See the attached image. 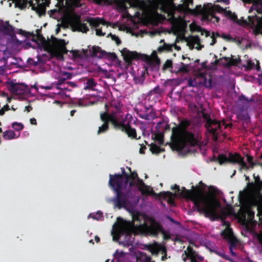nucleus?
Wrapping results in <instances>:
<instances>
[{
	"label": "nucleus",
	"mask_w": 262,
	"mask_h": 262,
	"mask_svg": "<svg viewBox=\"0 0 262 262\" xmlns=\"http://www.w3.org/2000/svg\"><path fill=\"white\" fill-rule=\"evenodd\" d=\"M182 188L183 196L193 203L198 212H202L206 217L214 220L217 216L218 210L221 208L220 202L214 196L209 194L200 195L196 190Z\"/></svg>",
	"instance_id": "nucleus-1"
},
{
	"label": "nucleus",
	"mask_w": 262,
	"mask_h": 262,
	"mask_svg": "<svg viewBox=\"0 0 262 262\" xmlns=\"http://www.w3.org/2000/svg\"><path fill=\"white\" fill-rule=\"evenodd\" d=\"M170 138V147L173 150L177 151L182 150L185 145L194 147L198 145L200 140V139L192 140L191 138L185 139L183 136V130L179 126L172 128Z\"/></svg>",
	"instance_id": "nucleus-2"
},
{
	"label": "nucleus",
	"mask_w": 262,
	"mask_h": 262,
	"mask_svg": "<svg viewBox=\"0 0 262 262\" xmlns=\"http://www.w3.org/2000/svg\"><path fill=\"white\" fill-rule=\"evenodd\" d=\"M149 224H148L146 223H144L143 225L141 224V222L140 219V215L139 214H134L133 216V223H126L127 224H130L131 226L135 225L136 222H139V226L142 227L144 231L148 235L151 236H157L160 232L163 231V227L161 224L157 222L155 219L149 217L148 219Z\"/></svg>",
	"instance_id": "nucleus-3"
},
{
	"label": "nucleus",
	"mask_w": 262,
	"mask_h": 262,
	"mask_svg": "<svg viewBox=\"0 0 262 262\" xmlns=\"http://www.w3.org/2000/svg\"><path fill=\"white\" fill-rule=\"evenodd\" d=\"M125 184H129V187H132L135 186H138V190L141 192L142 195H157L152 190H150V187L145 184L142 180L138 177L136 172L133 171L127 176L125 180Z\"/></svg>",
	"instance_id": "nucleus-4"
},
{
	"label": "nucleus",
	"mask_w": 262,
	"mask_h": 262,
	"mask_svg": "<svg viewBox=\"0 0 262 262\" xmlns=\"http://www.w3.org/2000/svg\"><path fill=\"white\" fill-rule=\"evenodd\" d=\"M117 228L120 233V237H124V239L121 240L122 244L126 247L132 246L134 241V237L132 234L134 232V229L131 226L130 224H127L126 222L121 220V222L117 225Z\"/></svg>",
	"instance_id": "nucleus-5"
},
{
	"label": "nucleus",
	"mask_w": 262,
	"mask_h": 262,
	"mask_svg": "<svg viewBox=\"0 0 262 262\" xmlns=\"http://www.w3.org/2000/svg\"><path fill=\"white\" fill-rule=\"evenodd\" d=\"M202 117L205 122V126L207 131L213 136V140L217 141L219 135L221 133V124L217 120L211 118L209 114L205 113H202Z\"/></svg>",
	"instance_id": "nucleus-6"
},
{
	"label": "nucleus",
	"mask_w": 262,
	"mask_h": 262,
	"mask_svg": "<svg viewBox=\"0 0 262 262\" xmlns=\"http://www.w3.org/2000/svg\"><path fill=\"white\" fill-rule=\"evenodd\" d=\"M235 23L244 26H250L253 29L255 34L262 35V16L259 17L255 14L252 16H248V20L242 17Z\"/></svg>",
	"instance_id": "nucleus-7"
},
{
	"label": "nucleus",
	"mask_w": 262,
	"mask_h": 262,
	"mask_svg": "<svg viewBox=\"0 0 262 262\" xmlns=\"http://www.w3.org/2000/svg\"><path fill=\"white\" fill-rule=\"evenodd\" d=\"M108 184L110 187L115 191L122 190L125 188L127 184H125V180H123L122 176L120 174H110Z\"/></svg>",
	"instance_id": "nucleus-8"
},
{
	"label": "nucleus",
	"mask_w": 262,
	"mask_h": 262,
	"mask_svg": "<svg viewBox=\"0 0 262 262\" xmlns=\"http://www.w3.org/2000/svg\"><path fill=\"white\" fill-rule=\"evenodd\" d=\"M223 237L226 239L229 244V251L231 254L235 256L236 253L233 251V249L236 247L238 243V239L234 235L232 230L231 228H226L221 233Z\"/></svg>",
	"instance_id": "nucleus-9"
},
{
	"label": "nucleus",
	"mask_w": 262,
	"mask_h": 262,
	"mask_svg": "<svg viewBox=\"0 0 262 262\" xmlns=\"http://www.w3.org/2000/svg\"><path fill=\"white\" fill-rule=\"evenodd\" d=\"M116 197L113 202L115 207L118 209L125 208L129 204V192H123L122 190L116 191Z\"/></svg>",
	"instance_id": "nucleus-10"
},
{
	"label": "nucleus",
	"mask_w": 262,
	"mask_h": 262,
	"mask_svg": "<svg viewBox=\"0 0 262 262\" xmlns=\"http://www.w3.org/2000/svg\"><path fill=\"white\" fill-rule=\"evenodd\" d=\"M9 91L13 94L21 95L28 93L29 91V87L24 83H15L10 81L8 83Z\"/></svg>",
	"instance_id": "nucleus-11"
},
{
	"label": "nucleus",
	"mask_w": 262,
	"mask_h": 262,
	"mask_svg": "<svg viewBox=\"0 0 262 262\" xmlns=\"http://www.w3.org/2000/svg\"><path fill=\"white\" fill-rule=\"evenodd\" d=\"M116 130H119L125 133L129 138L138 139L137 138V133L135 128L132 127L129 121L124 123V121L119 122L115 128ZM140 137L139 138V139Z\"/></svg>",
	"instance_id": "nucleus-12"
},
{
	"label": "nucleus",
	"mask_w": 262,
	"mask_h": 262,
	"mask_svg": "<svg viewBox=\"0 0 262 262\" xmlns=\"http://www.w3.org/2000/svg\"><path fill=\"white\" fill-rule=\"evenodd\" d=\"M70 24L74 31L86 33L89 30V27L86 24L82 23L79 16H76L70 21Z\"/></svg>",
	"instance_id": "nucleus-13"
},
{
	"label": "nucleus",
	"mask_w": 262,
	"mask_h": 262,
	"mask_svg": "<svg viewBox=\"0 0 262 262\" xmlns=\"http://www.w3.org/2000/svg\"><path fill=\"white\" fill-rule=\"evenodd\" d=\"M228 163L232 164H238L241 165L240 169H248V166L246 162L244 161V157L238 153H234L232 154H229L228 157Z\"/></svg>",
	"instance_id": "nucleus-14"
},
{
	"label": "nucleus",
	"mask_w": 262,
	"mask_h": 262,
	"mask_svg": "<svg viewBox=\"0 0 262 262\" xmlns=\"http://www.w3.org/2000/svg\"><path fill=\"white\" fill-rule=\"evenodd\" d=\"M190 121L187 119H184L181 121L179 126L182 128L183 131V136L185 139L191 138L193 139H199V136H195L192 133L187 130V128L190 125Z\"/></svg>",
	"instance_id": "nucleus-15"
},
{
	"label": "nucleus",
	"mask_w": 262,
	"mask_h": 262,
	"mask_svg": "<svg viewBox=\"0 0 262 262\" xmlns=\"http://www.w3.org/2000/svg\"><path fill=\"white\" fill-rule=\"evenodd\" d=\"M123 59L128 64H130L133 60L139 59L141 57V54L136 51H130L126 48H124L122 51Z\"/></svg>",
	"instance_id": "nucleus-16"
},
{
	"label": "nucleus",
	"mask_w": 262,
	"mask_h": 262,
	"mask_svg": "<svg viewBox=\"0 0 262 262\" xmlns=\"http://www.w3.org/2000/svg\"><path fill=\"white\" fill-rule=\"evenodd\" d=\"M255 183L253 182L250 183L249 185V189L253 194H258L260 193L262 189V181L260 180V178L257 176L255 178Z\"/></svg>",
	"instance_id": "nucleus-17"
},
{
	"label": "nucleus",
	"mask_w": 262,
	"mask_h": 262,
	"mask_svg": "<svg viewBox=\"0 0 262 262\" xmlns=\"http://www.w3.org/2000/svg\"><path fill=\"white\" fill-rule=\"evenodd\" d=\"M244 3L252 4V5L249 11L251 13L252 11H256L258 14H262V2L261 0H242Z\"/></svg>",
	"instance_id": "nucleus-18"
},
{
	"label": "nucleus",
	"mask_w": 262,
	"mask_h": 262,
	"mask_svg": "<svg viewBox=\"0 0 262 262\" xmlns=\"http://www.w3.org/2000/svg\"><path fill=\"white\" fill-rule=\"evenodd\" d=\"M122 104L120 103L118 105L115 104L114 106L113 109L110 113L111 115L114 117V119L115 121L118 122H121L119 121V120H122L123 119V111L122 110Z\"/></svg>",
	"instance_id": "nucleus-19"
},
{
	"label": "nucleus",
	"mask_w": 262,
	"mask_h": 262,
	"mask_svg": "<svg viewBox=\"0 0 262 262\" xmlns=\"http://www.w3.org/2000/svg\"><path fill=\"white\" fill-rule=\"evenodd\" d=\"M89 52L91 57L98 58H102L104 53H105V51L102 50L100 47L97 46H94L90 48Z\"/></svg>",
	"instance_id": "nucleus-20"
},
{
	"label": "nucleus",
	"mask_w": 262,
	"mask_h": 262,
	"mask_svg": "<svg viewBox=\"0 0 262 262\" xmlns=\"http://www.w3.org/2000/svg\"><path fill=\"white\" fill-rule=\"evenodd\" d=\"M100 119L104 123L105 122H107V124H109L110 122L111 123L114 129H115L119 123V122L114 120L112 115H111L110 113L106 112L100 114Z\"/></svg>",
	"instance_id": "nucleus-21"
},
{
	"label": "nucleus",
	"mask_w": 262,
	"mask_h": 262,
	"mask_svg": "<svg viewBox=\"0 0 262 262\" xmlns=\"http://www.w3.org/2000/svg\"><path fill=\"white\" fill-rule=\"evenodd\" d=\"M14 27L11 25L8 21L0 26V31L5 35L11 36L14 35Z\"/></svg>",
	"instance_id": "nucleus-22"
},
{
	"label": "nucleus",
	"mask_w": 262,
	"mask_h": 262,
	"mask_svg": "<svg viewBox=\"0 0 262 262\" xmlns=\"http://www.w3.org/2000/svg\"><path fill=\"white\" fill-rule=\"evenodd\" d=\"M88 22L90 24V25L94 28L99 27L101 24L103 26H107L108 23L102 18L96 17V18H90L88 20Z\"/></svg>",
	"instance_id": "nucleus-23"
},
{
	"label": "nucleus",
	"mask_w": 262,
	"mask_h": 262,
	"mask_svg": "<svg viewBox=\"0 0 262 262\" xmlns=\"http://www.w3.org/2000/svg\"><path fill=\"white\" fill-rule=\"evenodd\" d=\"M51 42L52 45L56 47L60 48L62 50H64V52L66 53V46L67 43L64 39H58L57 38L52 36Z\"/></svg>",
	"instance_id": "nucleus-24"
},
{
	"label": "nucleus",
	"mask_w": 262,
	"mask_h": 262,
	"mask_svg": "<svg viewBox=\"0 0 262 262\" xmlns=\"http://www.w3.org/2000/svg\"><path fill=\"white\" fill-rule=\"evenodd\" d=\"M145 109L146 111H150L149 113L142 112L140 111L138 113V115L140 118L145 119V120H149L150 117H153L154 113H152V107H147L146 106L145 107Z\"/></svg>",
	"instance_id": "nucleus-25"
},
{
	"label": "nucleus",
	"mask_w": 262,
	"mask_h": 262,
	"mask_svg": "<svg viewBox=\"0 0 262 262\" xmlns=\"http://www.w3.org/2000/svg\"><path fill=\"white\" fill-rule=\"evenodd\" d=\"M238 100L239 102H241L242 104L245 105V107L247 108L249 106V104L254 102V100L253 99V97H251L250 98H248L246 97L244 95H241L238 97Z\"/></svg>",
	"instance_id": "nucleus-26"
},
{
	"label": "nucleus",
	"mask_w": 262,
	"mask_h": 262,
	"mask_svg": "<svg viewBox=\"0 0 262 262\" xmlns=\"http://www.w3.org/2000/svg\"><path fill=\"white\" fill-rule=\"evenodd\" d=\"M36 39L40 41L42 46L46 50V48L51 47V42L49 40H46L45 38L41 34H39L36 36Z\"/></svg>",
	"instance_id": "nucleus-27"
},
{
	"label": "nucleus",
	"mask_w": 262,
	"mask_h": 262,
	"mask_svg": "<svg viewBox=\"0 0 262 262\" xmlns=\"http://www.w3.org/2000/svg\"><path fill=\"white\" fill-rule=\"evenodd\" d=\"M158 196L162 199H168V202L171 203V202H173V194L170 191H166V192H161L159 194Z\"/></svg>",
	"instance_id": "nucleus-28"
},
{
	"label": "nucleus",
	"mask_w": 262,
	"mask_h": 262,
	"mask_svg": "<svg viewBox=\"0 0 262 262\" xmlns=\"http://www.w3.org/2000/svg\"><path fill=\"white\" fill-rule=\"evenodd\" d=\"M257 64H255L254 62L251 60H248L247 61V65L244 66L245 68L248 70H250L255 68L257 71H259L260 67L259 66V62L258 61H256Z\"/></svg>",
	"instance_id": "nucleus-29"
},
{
	"label": "nucleus",
	"mask_w": 262,
	"mask_h": 262,
	"mask_svg": "<svg viewBox=\"0 0 262 262\" xmlns=\"http://www.w3.org/2000/svg\"><path fill=\"white\" fill-rule=\"evenodd\" d=\"M184 254H187L189 256L190 260L191 259H195V256L197 254L196 252L193 250L192 247L190 246L187 247V250L184 251Z\"/></svg>",
	"instance_id": "nucleus-30"
},
{
	"label": "nucleus",
	"mask_w": 262,
	"mask_h": 262,
	"mask_svg": "<svg viewBox=\"0 0 262 262\" xmlns=\"http://www.w3.org/2000/svg\"><path fill=\"white\" fill-rule=\"evenodd\" d=\"M97 84V83L95 82L94 79L92 78H89L85 83L84 90H93V88L95 87Z\"/></svg>",
	"instance_id": "nucleus-31"
},
{
	"label": "nucleus",
	"mask_w": 262,
	"mask_h": 262,
	"mask_svg": "<svg viewBox=\"0 0 262 262\" xmlns=\"http://www.w3.org/2000/svg\"><path fill=\"white\" fill-rule=\"evenodd\" d=\"M225 60L229 62V66H236L238 64H239L241 60L240 58H233L232 57H223L222 58Z\"/></svg>",
	"instance_id": "nucleus-32"
},
{
	"label": "nucleus",
	"mask_w": 262,
	"mask_h": 262,
	"mask_svg": "<svg viewBox=\"0 0 262 262\" xmlns=\"http://www.w3.org/2000/svg\"><path fill=\"white\" fill-rule=\"evenodd\" d=\"M189 38V42H188V44L191 43L192 45L193 44H198L200 45L201 42V40L199 37L197 35H190L188 37ZM193 48V45H192V47L191 48V49H192Z\"/></svg>",
	"instance_id": "nucleus-33"
},
{
	"label": "nucleus",
	"mask_w": 262,
	"mask_h": 262,
	"mask_svg": "<svg viewBox=\"0 0 262 262\" xmlns=\"http://www.w3.org/2000/svg\"><path fill=\"white\" fill-rule=\"evenodd\" d=\"M150 150L154 154H159L164 151V148H162L157 145L156 144L152 143L150 145Z\"/></svg>",
	"instance_id": "nucleus-34"
},
{
	"label": "nucleus",
	"mask_w": 262,
	"mask_h": 262,
	"mask_svg": "<svg viewBox=\"0 0 262 262\" xmlns=\"http://www.w3.org/2000/svg\"><path fill=\"white\" fill-rule=\"evenodd\" d=\"M102 58L115 61L118 59V57L115 53L107 52L105 51V53H104V56H103Z\"/></svg>",
	"instance_id": "nucleus-35"
},
{
	"label": "nucleus",
	"mask_w": 262,
	"mask_h": 262,
	"mask_svg": "<svg viewBox=\"0 0 262 262\" xmlns=\"http://www.w3.org/2000/svg\"><path fill=\"white\" fill-rule=\"evenodd\" d=\"M15 133L12 130H8L3 133V137L5 140H11L15 138Z\"/></svg>",
	"instance_id": "nucleus-36"
},
{
	"label": "nucleus",
	"mask_w": 262,
	"mask_h": 262,
	"mask_svg": "<svg viewBox=\"0 0 262 262\" xmlns=\"http://www.w3.org/2000/svg\"><path fill=\"white\" fill-rule=\"evenodd\" d=\"M151 259L150 256L144 252H140L139 256L137 257L138 260L140 262H150Z\"/></svg>",
	"instance_id": "nucleus-37"
},
{
	"label": "nucleus",
	"mask_w": 262,
	"mask_h": 262,
	"mask_svg": "<svg viewBox=\"0 0 262 262\" xmlns=\"http://www.w3.org/2000/svg\"><path fill=\"white\" fill-rule=\"evenodd\" d=\"M224 15L228 18L233 21L234 23L237 22L238 21L237 15L234 13H232L230 10H227L225 11Z\"/></svg>",
	"instance_id": "nucleus-38"
},
{
	"label": "nucleus",
	"mask_w": 262,
	"mask_h": 262,
	"mask_svg": "<svg viewBox=\"0 0 262 262\" xmlns=\"http://www.w3.org/2000/svg\"><path fill=\"white\" fill-rule=\"evenodd\" d=\"M109 129V124H107V122L105 123H103L99 127L98 130L97 131V134L100 135L102 134H104L108 131Z\"/></svg>",
	"instance_id": "nucleus-39"
},
{
	"label": "nucleus",
	"mask_w": 262,
	"mask_h": 262,
	"mask_svg": "<svg viewBox=\"0 0 262 262\" xmlns=\"http://www.w3.org/2000/svg\"><path fill=\"white\" fill-rule=\"evenodd\" d=\"M146 248L152 255H157L159 254V250L156 246L154 245H148L146 246Z\"/></svg>",
	"instance_id": "nucleus-40"
},
{
	"label": "nucleus",
	"mask_w": 262,
	"mask_h": 262,
	"mask_svg": "<svg viewBox=\"0 0 262 262\" xmlns=\"http://www.w3.org/2000/svg\"><path fill=\"white\" fill-rule=\"evenodd\" d=\"M217 160L220 165H222L225 163H228V157L225 155L220 154L218 156Z\"/></svg>",
	"instance_id": "nucleus-41"
},
{
	"label": "nucleus",
	"mask_w": 262,
	"mask_h": 262,
	"mask_svg": "<svg viewBox=\"0 0 262 262\" xmlns=\"http://www.w3.org/2000/svg\"><path fill=\"white\" fill-rule=\"evenodd\" d=\"M12 127L16 131L19 132L23 130L24 128V125L21 123L14 122L12 123Z\"/></svg>",
	"instance_id": "nucleus-42"
},
{
	"label": "nucleus",
	"mask_w": 262,
	"mask_h": 262,
	"mask_svg": "<svg viewBox=\"0 0 262 262\" xmlns=\"http://www.w3.org/2000/svg\"><path fill=\"white\" fill-rule=\"evenodd\" d=\"M103 217V214L100 211H97L95 214H90L88 217H91L94 220H100Z\"/></svg>",
	"instance_id": "nucleus-43"
},
{
	"label": "nucleus",
	"mask_w": 262,
	"mask_h": 262,
	"mask_svg": "<svg viewBox=\"0 0 262 262\" xmlns=\"http://www.w3.org/2000/svg\"><path fill=\"white\" fill-rule=\"evenodd\" d=\"M212 10L216 12L220 13H224L225 14V11H227L226 9H224L219 5H214L212 7Z\"/></svg>",
	"instance_id": "nucleus-44"
},
{
	"label": "nucleus",
	"mask_w": 262,
	"mask_h": 262,
	"mask_svg": "<svg viewBox=\"0 0 262 262\" xmlns=\"http://www.w3.org/2000/svg\"><path fill=\"white\" fill-rule=\"evenodd\" d=\"M66 80L67 79L65 78V77H60L58 78L57 85L58 86H60V89H66V88L64 86V84H66L65 82Z\"/></svg>",
	"instance_id": "nucleus-45"
},
{
	"label": "nucleus",
	"mask_w": 262,
	"mask_h": 262,
	"mask_svg": "<svg viewBox=\"0 0 262 262\" xmlns=\"http://www.w3.org/2000/svg\"><path fill=\"white\" fill-rule=\"evenodd\" d=\"M101 2L107 5H111L113 3H115L118 5H122L121 0H100Z\"/></svg>",
	"instance_id": "nucleus-46"
},
{
	"label": "nucleus",
	"mask_w": 262,
	"mask_h": 262,
	"mask_svg": "<svg viewBox=\"0 0 262 262\" xmlns=\"http://www.w3.org/2000/svg\"><path fill=\"white\" fill-rule=\"evenodd\" d=\"M188 64H186L183 62H181V66L179 68L178 71L184 73H187L189 71L188 70Z\"/></svg>",
	"instance_id": "nucleus-47"
},
{
	"label": "nucleus",
	"mask_w": 262,
	"mask_h": 262,
	"mask_svg": "<svg viewBox=\"0 0 262 262\" xmlns=\"http://www.w3.org/2000/svg\"><path fill=\"white\" fill-rule=\"evenodd\" d=\"M247 218L249 221H252L254 217V212L251 209L249 208L246 211Z\"/></svg>",
	"instance_id": "nucleus-48"
},
{
	"label": "nucleus",
	"mask_w": 262,
	"mask_h": 262,
	"mask_svg": "<svg viewBox=\"0 0 262 262\" xmlns=\"http://www.w3.org/2000/svg\"><path fill=\"white\" fill-rule=\"evenodd\" d=\"M172 62L171 60H167L163 66V69L164 70L172 68Z\"/></svg>",
	"instance_id": "nucleus-49"
},
{
	"label": "nucleus",
	"mask_w": 262,
	"mask_h": 262,
	"mask_svg": "<svg viewBox=\"0 0 262 262\" xmlns=\"http://www.w3.org/2000/svg\"><path fill=\"white\" fill-rule=\"evenodd\" d=\"M32 9L33 10H35L37 13L39 14L44 13L45 12V9L41 6H39L38 7L33 6Z\"/></svg>",
	"instance_id": "nucleus-50"
},
{
	"label": "nucleus",
	"mask_w": 262,
	"mask_h": 262,
	"mask_svg": "<svg viewBox=\"0 0 262 262\" xmlns=\"http://www.w3.org/2000/svg\"><path fill=\"white\" fill-rule=\"evenodd\" d=\"M193 0H184L183 4L185 6V9L187 10H190L189 8V6L193 5Z\"/></svg>",
	"instance_id": "nucleus-51"
},
{
	"label": "nucleus",
	"mask_w": 262,
	"mask_h": 262,
	"mask_svg": "<svg viewBox=\"0 0 262 262\" xmlns=\"http://www.w3.org/2000/svg\"><path fill=\"white\" fill-rule=\"evenodd\" d=\"M133 119L132 116L127 113L126 114L125 117H124V114H123V119L122 120H119V121H124V123H126V120H128L130 122V120Z\"/></svg>",
	"instance_id": "nucleus-52"
},
{
	"label": "nucleus",
	"mask_w": 262,
	"mask_h": 262,
	"mask_svg": "<svg viewBox=\"0 0 262 262\" xmlns=\"http://www.w3.org/2000/svg\"><path fill=\"white\" fill-rule=\"evenodd\" d=\"M10 110L9 105L8 104H6L1 109H0V115H4L6 111H8Z\"/></svg>",
	"instance_id": "nucleus-53"
},
{
	"label": "nucleus",
	"mask_w": 262,
	"mask_h": 262,
	"mask_svg": "<svg viewBox=\"0 0 262 262\" xmlns=\"http://www.w3.org/2000/svg\"><path fill=\"white\" fill-rule=\"evenodd\" d=\"M110 35L111 36L112 40L116 42L117 45L118 46L121 43V41L118 36H116V35H113L111 33Z\"/></svg>",
	"instance_id": "nucleus-54"
},
{
	"label": "nucleus",
	"mask_w": 262,
	"mask_h": 262,
	"mask_svg": "<svg viewBox=\"0 0 262 262\" xmlns=\"http://www.w3.org/2000/svg\"><path fill=\"white\" fill-rule=\"evenodd\" d=\"M18 33L20 35H23L25 36H27V35H32L34 37H35V35H34L33 33H31L30 32H26V31L23 30L22 29H19Z\"/></svg>",
	"instance_id": "nucleus-55"
},
{
	"label": "nucleus",
	"mask_w": 262,
	"mask_h": 262,
	"mask_svg": "<svg viewBox=\"0 0 262 262\" xmlns=\"http://www.w3.org/2000/svg\"><path fill=\"white\" fill-rule=\"evenodd\" d=\"M136 0H121L122 6L124 5L126 3L128 4L130 6L133 5V2Z\"/></svg>",
	"instance_id": "nucleus-56"
},
{
	"label": "nucleus",
	"mask_w": 262,
	"mask_h": 262,
	"mask_svg": "<svg viewBox=\"0 0 262 262\" xmlns=\"http://www.w3.org/2000/svg\"><path fill=\"white\" fill-rule=\"evenodd\" d=\"M155 139L159 141L160 145H162L164 143L163 137L160 135H156L155 136Z\"/></svg>",
	"instance_id": "nucleus-57"
},
{
	"label": "nucleus",
	"mask_w": 262,
	"mask_h": 262,
	"mask_svg": "<svg viewBox=\"0 0 262 262\" xmlns=\"http://www.w3.org/2000/svg\"><path fill=\"white\" fill-rule=\"evenodd\" d=\"M217 254L221 256V257L224 258L225 259H226V260H229L230 259V258H229V257L224 252H219L217 253Z\"/></svg>",
	"instance_id": "nucleus-58"
},
{
	"label": "nucleus",
	"mask_w": 262,
	"mask_h": 262,
	"mask_svg": "<svg viewBox=\"0 0 262 262\" xmlns=\"http://www.w3.org/2000/svg\"><path fill=\"white\" fill-rule=\"evenodd\" d=\"M196 27L198 28V29L197 30L198 31H201L202 32V34H203V32H204L205 33V36L206 37H208V36H209V32L205 30V29H202L199 26H196Z\"/></svg>",
	"instance_id": "nucleus-59"
},
{
	"label": "nucleus",
	"mask_w": 262,
	"mask_h": 262,
	"mask_svg": "<svg viewBox=\"0 0 262 262\" xmlns=\"http://www.w3.org/2000/svg\"><path fill=\"white\" fill-rule=\"evenodd\" d=\"M96 34L97 36H103L105 34V33H103L101 28H98L96 30Z\"/></svg>",
	"instance_id": "nucleus-60"
},
{
	"label": "nucleus",
	"mask_w": 262,
	"mask_h": 262,
	"mask_svg": "<svg viewBox=\"0 0 262 262\" xmlns=\"http://www.w3.org/2000/svg\"><path fill=\"white\" fill-rule=\"evenodd\" d=\"M62 76L65 77L66 79H70L72 78V75L71 73L67 72H64L62 73Z\"/></svg>",
	"instance_id": "nucleus-61"
},
{
	"label": "nucleus",
	"mask_w": 262,
	"mask_h": 262,
	"mask_svg": "<svg viewBox=\"0 0 262 262\" xmlns=\"http://www.w3.org/2000/svg\"><path fill=\"white\" fill-rule=\"evenodd\" d=\"M221 37L224 39H227L228 40H230L232 38V37H231V36L230 35H227L225 33H223L221 35Z\"/></svg>",
	"instance_id": "nucleus-62"
},
{
	"label": "nucleus",
	"mask_w": 262,
	"mask_h": 262,
	"mask_svg": "<svg viewBox=\"0 0 262 262\" xmlns=\"http://www.w3.org/2000/svg\"><path fill=\"white\" fill-rule=\"evenodd\" d=\"M120 174L122 176L123 180H126L128 175V174H127L125 172V169L123 168H122V174Z\"/></svg>",
	"instance_id": "nucleus-63"
},
{
	"label": "nucleus",
	"mask_w": 262,
	"mask_h": 262,
	"mask_svg": "<svg viewBox=\"0 0 262 262\" xmlns=\"http://www.w3.org/2000/svg\"><path fill=\"white\" fill-rule=\"evenodd\" d=\"M257 165L262 167V155H261L257 159Z\"/></svg>",
	"instance_id": "nucleus-64"
}]
</instances>
